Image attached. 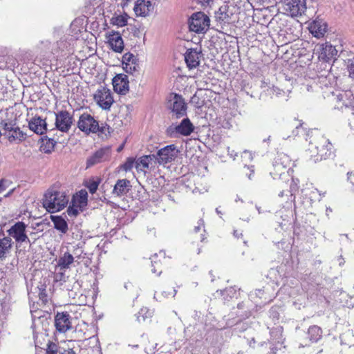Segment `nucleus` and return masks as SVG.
Masks as SVG:
<instances>
[{"label": "nucleus", "instance_id": "3c124183", "mask_svg": "<svg viewBox=\"0 0 354 354\" xmlns=\"http://www.w3.org/2000/svg\"><path fill=\"white\" fill-rule=\"evenodd\" d=\"M221 16H219L218 18L222 21H225L228 17V15H227L226 14H225L224 16H223V14L222 12L221 13Z\"/></svg>", "mask_w": 354, "mask_h": 354}, {"label": "nucleus", "instance_id": "4be33fe9", "mask_svg": "<svg viewBox=\"0 0 354 354\" xmlns=\"http://www.w3.org/2000/svg\"><path fill=\"white\" fill-rule=\"evenodd\" d=\"M306 335L307 337L300 343L303 347L309 345L310 343L318 342L322 337V330L320 327L313 325L309 327Z\"/></svg>", "mask_w": 354, "mask_h": 354}, {"label": "nucleus", "instance_id": "49530a36", "mask_svg": "<svg viewBox=\"0 0 354 354\" xmlns=\"http://www.w3.org/2000/svg\"><path fill=\"white\" fill-rule=\"evenodd\" d=\"M148 313V310L147 308H141L140 310L138 312L137 315V319L138 322H141L142 320H145V315Z\"/></svg>", "mask_w": 354, "mask_h": 354}, {"label": "nucleus", "instance_id": "c9c22d12", "mask_svg": "<svg viewBox=\"0 0 354 354\" xmlns=\"http://www.w3.org/2000/svg\"><path fill=\"white\" fill-rule=\"evenodd\" d=\"M66 344L65 348L59 352V354H76V346H75V341L68 340L64 342Z\"/></svg>", "mask_w": 354, "mask_h": 354}, {"label": "nucleus", "instance_id": "a878e982", "mask_svg": "<svg viewBox=\"0 0 354 354\" xmlns=\"http://www.w3.org/2000/svg\"><path fill=\"white\" fill-rule=\"evenodd\" d=\"M319 59L329 62L337 54V50L331 44L326 43L320 46Z\"/></svg>", "mask_w": 354, "mask_h": 354}, {"label": "nucleus", "instance_id": "f704fd0d", "mask_svg": "<svg viewBox=\"0 0 354 354\" xmlns=\"http://www.w3.org/2000/svg\"><path fill=\"white\" fill-rule=\"evenodd\" d=\"M111 131L112 129L109 125L106 123H102L101 126L98 124V130L96 131V133H97L100 137L107 138L111 135Z\"/></svg>", "mask_w": 354, "mask_h": 354}, {"label": "nucleus", "instance_id": "13d9d810", "mask_svg": "<svg viewBox=\"0 0 354 354\" xmlns=\"http://www.w3.org/2000/svg\"><path fill=\"white\" fill-rule=\"evenodd\" d=\"M196 229L197 230H200V227H196Z\"/></svg>", "mask_w": 354, "mask_h": 354}, {"label": "nucleus", "instance_id": "79ce46f5", "mask_svg": "<svg viewBox=\"0 0 354 354\" xmlns=\"http://www.w3.org/2000/svg\"><path fill=\"white\" fill-rule=\"evenodd\" d=\"M325 192L321 194L317 189L313 188L309 194V198L311 201H320L322 196H324Z\"/></svg>", "mask_w": 354, "mask_h": 354}, {"label": "nucleus", "instance_id": "a18cd8bd", "mask_svg": "<svg viewBox=\"0 0 354 354\" xmlns=\"http://www.w3.org/2000/svg\"><path fill=\"white\" fill-rule=\"evenodd\" d=\"M36 61H37L39 64H41L43 67L50 66L51 64L49 58L45 57L44 56L43 58L37 57Z\"/></svg>", "mask_w": 354, "mask_h": 354}, {"label": "nucleus", "instance_id": "5701e85b", "mask_svg": "<svg viewBox=\"0 0 354 354\" xmlns=\"http://www.w3.org/2000/svg\"><path fill=\"white\" fill-rule=\"evenodd\" d=\"M308 29L315 37L321 38L327 31V24L324 20L317 19L310 24Z\"/></svg>", "mask_w": 354, "mask_h": 354}, {"label": "nucleus", "instance_id": "393cba45", "mask_svg": "<svg viewBox=\"0 0 354 354\" xmlns=\"http://www.w3.org/2000/svg\"><path fill=\"white\" fill-rule=\"evenodd\" d=\"M131 187V183L127 179H119L113 187V195L121 197L126 195Z\"/></svg>", "mask_w": 354, "mask_h": 354}, {"label": "nucleus", "instance_id": "412c9836", "mask_svg": "<svg viewBox=\"0 0 354 354\" xmlns=\"http://www.w3.org/2000/svg\"><path fill=\"white\" fill-rule=\"evenodd\" d=\"M28 127L34 133L39 135L45 133L47 131L46 120L39 115H35L30 120Z\"/></svg>", "mask_w": 354, "mask_h": 354}, {"label": "nucleus", "instance_id": "f257e3e1", "mask_svg": "<svg viewBox=\"0 0 354 354\" xmlns=\"http://www.w3.org/2000/svg\"><path fill=\"white\" fill-rule=\"evenodd\" d=\"M311 137L313 139L309 142L308 151L315 162L334 156L333 146L328 139L317 130H311Z\"/></svg>", "mask_w": 354, "mask_h": 354}, {"label": "nucleus", "instance_id": "37998d69", "mask_svg": "<svg viewBox=\"0 0 354 354\" xmlns=\"http://www.w3.org/2000/svg\"><path fill=\"white\" fill-rule=\"evenodd\" d=\"M39 292L38 293V297L39 300H41V303L44 305L47 304L48 302V296L44 286H41V288H39Z\"/></svg>", "mask_w": 354, "mask_h": 354}, {"label": "nucleus", "instance_id": "39448f33", "mask_svg": "<svg viewBox=\"0 0 354 354\" xmlns=\"http://www.w3.org/2000/svg\"><path fill=\"white\" fill-rule=\"evenodd\" d=\"M294 26L292 28H289V31L291 30L290 34L292 35V40L295 42L290 46L291 50H292V56L294 57L301 56L304 52V48H300L299 46H302L303 41L299 37L302 34V22L299 20H294ZM291 38L289 37V40Z\"/></svg>", "mask_w": 354, "mask_h": 354}, {"label": "nucleus", "instance_id": "423d86ee", "mask_svg": "<svg viewBox=\"0 0 354 354\" xmlns=\"http://www.w3.org/2000/svg\"><path fill=\"white\" fill-rule=\"evenodd\" d=\"M333 100L336 104L335 109L343 111L345 109H351L353 107V97L351 91H339L336 90L333 93Z\"/></svg>", "mask_w": 354, "mask_h": 354}, {"label": "nucleus", "instance_id": "ea45409f", "mask_svg": "<svg viewBox=\"0 0 354 354\" xmlns=\"http://www.w3.org/2000/svg\"><path fill=\"white\" fill-rule=\"evenodd\" d=\"M100 179L97 178L96 180H89L86 185L91 194H94L97 190L98 186L100 183Z\"/></svg>", "mask_w": 354, "mask_h": 354}, {"label": "nucleus", "instance_id": "c85d7f7f", "mask_svg": "<svg viewBox=\"0 0 354 354\" xmlns=\"http://www.w3.org/2000/svg\"><path fill=\"white\" fill-rule=\"evenodd\" d=\"M50 219L57 230L62 234H66L68 232V223L61 216H51Z\"/></svg>", "mask_w": 354, "mask_h": 354}, {"label": "nucleus", "instance_id": "473e14b6", "mask_svg": "<svg viewBox=\"0 0 354 354\" xmlns=\"http://www.w3.org/2000/svg\"><path fill=\"white\" fill-rule=\"evenodd\" d=\"M149 158L150 156H142L136 161V168L138 171H142L145 172V170L149 168Z\"/></svg>", "mask_w": 354, "mask_h": 354}, {"label": "nucleus", "instance_id": "2eb2a0df", "mask_svg": "<svg viewBox=\"0 0 354 354\" xmlns=\"http://www.w3.org/2000/svg\"><path fill=\"white\" fill-rule=\"evenodd\" d=\"M306 10V0H290L289 2V24L294 26V20L296 17H301Z\"/></svg>", "mask_w": 354, "mask_h": 354}, {"label": "nucleus", "instance_id": "58836bf2", "mask_svg": "<svg viewBox=\"0 0 354 354\" xmlns=\"http://www.w3.org/2000/svg\"><path fill=\"white\" fill-rule=\"evenodd\" d=\"M59 346L56 343L52 341L48 342L46 344V354H59Z\"/></svg>", "mask_w": 354, "mask_h": 354}, {"label": "nucleus", "instance_id": "f03ea898", "mask_svg": "<svg viewBox=\"0 0 354 354\" xmlns=\"http://www.w3.org/2000/svg\"><path fill=\"white\" fill-rule=\"evenodd\" d=\"M68 203V196L56 185L47 189L43 198V205L50 213L62 210Z\"/></svg>", "mask_w": 354, "mask_h": 354}, {"label": "nucleus", "instance_id": "20e7f679", "mask_svg": "<svg viewBox=\"0 0 354 354\" xmlns=\"http://www.w3.org/2000/svg\"><path fill=\"white\" fill-rule=\"evenodd\" d=\"M168 108L176 118H180L187 115V105L182 95L171 93L168 99Z\"/></svg>", "mask_w": 354, "mask_h": 354}, {"label": "nucleus", "instance_id": "c756f323", "mask_svg": "<svg viewBox=\"0 0 354 354\" xmlns=\"http://www.w3.org/2000/svg\"><path fill=\"white\" fill-rule=\"evenodd\" d=\"M12 239L10 237H3L0 239V259H5L10 253L12 248Z\"/></svg>", "mask_w": 354, "mask_h": 354}, {"label": "nucleus", "instance_id": "0eeeda50", "mask_svg": "<svg viewBox=\"0 0 354 354\" xmlns=\"http://www.w3.org/2000/svg\"><path fill=\"white\" fill-rule=\"evenodd\" d=\"M93 99L96 104L104 110H109L114 102L111 90L104 86L97 89L93 95Z\"/></svg>", "mask_w": 354, "mask_h": 354}, {"label": "nucleus", "instance_id": "de8ad7c7", "mask_svg": "<svg viewBox=\"0 0 354 354\" xmlns=\"http://www.w3.org/2000/svg\"><path fill=\"white\" fill-rule=\"evenodd\" d=\"M349 76L354 78V58L350 60V64L348 66Z\"/></svg>", "mask_w": 354, "mask_h": 354}, {"label": "nucleus", "instance_id": "b1692460", "mask_svg": "<svg viewBox=\"0 0 354 354\" xmlns=\"http://www.w3.org/2000/svg\"><path fill=\"white\" fill-rule=\"evenodd\" d=\"M122 66L127 73L131 74L139 68L136 57L131 53H125L122 56Z\"/></svg>", "mask_w": 354, "mask_h": 354}, {"label": "nucleus", "instance_id": "6e6d98bb", "mask_svg": "<svg viewBox=\"0 0 354 354\" xmlns=\"http://www.w3.org/2000/svg\"><path fill=\"white\" fill-rule=\"evenodd\" d=\"M278 223H279V225H280V226H281V229H283V225H286V224L283 225V223H280L279 221H278Z\"/></svg>", "mask_w": 354, "mask_h": 354}, {"label": "nucleus", "instance_id": "f3484780", "mask_svg": "<svg viewBox=\"0 0 354 354\" xmlns=\"http://www.w3.org/2000/svg\"><path fill=\"white\" fill-rule=\"evenodd\" d=\"M110 156L111 150L109 148H101L87 159L86 167H90L96 164L107 161L109 160Z\"/></svg>", "mask_w": 354, "mask_h": 354}, {"label": "nucleus", "instance_id": "5fc2aeb1", "mask_svg": "<svg viewBox=\"0 0 354 354\" xmlns=\"http://www.w3.org/2000/svg\"><path fill=\"white\" fill-rule=\"evenodd\" d=\"M344 263V259H342V258H341V259H339V266H342V265H343Z\"/></svg>", "mask_w": 354, "mask_h": 354}, {"label": "nucleus", "instance_id": "4c0bfd02", "mask_svg": "<svg viewBox=\"0 0 354 354\" xmlns=\"http://www.w3.org/2000/svg\"><path fill=\"white\" fill-rule=\"evenodd\" d=\"M157 259L158 257L154 256L153 259L151 260V266L153 267L151 270L157 275H159L162 272L163 265L161 262H160V260H158Z\"/></svg>", "mask_w": 354, "mask_h": 354}, {"label": "nucleus", "instance_id": "8fccbe9b", "mask_svg": "<svg viewBox=\"0 0 354 354\" xmlns=\"http://www.w3.org/2000/svg\"><path fill=\"white\" fill-rule=\"evenodd\" d=\"M347 175H348V180L354 185V183L353 181V180L354 179V174L348 172L347 174Z\"/></svg>", "mask_w": 354, "mask_h": 354}, {"label": "nucleus", "instance_id": "09e8293b", "mask_svg": "<svg viewBox=\"0 0 354 354\" xmlns=\"http://www.w3.org/2000/svg\"><path fill=\"white\" fill-rule=\"evenodd\" d=\"M6 180L4 179L0 180V193L5 191L7 188V186L6 185Z\"/></svg>", "mask_w": 354, "mask_h": 354}, {"label": "nucleus", "instance_id": "7ed1b4c3", "mask_svg": "<svg viewBox=\"0 0 354 354\" xmlns=\"http://www.w3.org/2000/svg\"><path fill=\"white\" fill-rule=\"evenodd\" d=\"M0 127L3 130V135L10 143L19 144L25 141L27 138L26 133L17 126L15 120H1Z\"/></svg>", "mask_w": 354, "mask_h": 354}, {"label": "nucleus", "instance_id": "dca6fc26", "mask_svg": "<svg viewBox=\"0 0 354 354\" xmlns=\"http://www.w3.org/2000/svg\"><path fill=\"white\" fill-rule=\"evenodd\" d=\"M105 37L111 49L115 53L122 52L124 44L122 37L119 32L113 30L108 32L106 33Z\"/></svg>", "mask_w": 354, "mask_h": 354}, {"label": "nucleus", "instance_id": "bb28decb", "mask_svg": "<svg viewBox=\"0 0 354 354\" xmlns=\"http://www.w3.org/2000/svg\"><path fill=\"white\" fill-rule=\"evenodd\" d=\"M72 203L75 206L80 208V210H84L88 204V194L84 189H81L76 195L73 196Z\"/></svg>", "mask_w": 354, "mask_h": 354}, {"label": "nucleus", "instance_id": "cd10ccee", "mask_svg": "<svg viewBox=\"0 0 354 354\" xmlns=\"http://www.w3.org/2000/svg\"><path fill=\"white\" fill-rule=\"evenodd\" d=\"M292 136L294 137V139L297 137L299 141L305 142H307L308 137H310V139L313 138L311 137V131L307 132L300 122L296 124L295 129L292 131Z\"/></svg>", "mask_w": 354, "mask_h": 354}, {"label": "nucleus", "instance_id": "c03bdc74", "mask_svg": "<svg viewBox=\"0 0 354 354\" xmlns=\"http://www.w3.org/2000/svg\"><path fill=\"white\" fill-rule=\"evenodd\" d=\"M80 212H83V210H80L78 207L75 206L73 203H71V205L67 209V213L69 216H76Z\"/></svg>", "mask_w": 354, "mask_h": 354}, {"label": "nucleus", "instance_id": "f8f14e48", "mask_svg": "<svg viewBox=\"0 0 354 354\" xmlns=\"http://www.w3.org/2000/svg\"><path fill=\"white\" fill-rule=\"evenodd\" d=\"M26 225L23 221H18L15 223L8 230V234L12 236L17 243L28 242L32 244L30 240L28 237L26 232ZM35 239L34 241H35ZM35 241L32 242V243Z\"/></svg>", "mask_w": 354, "mask_h": 354}, {"label": "nucleus", "instance_id": "2f4dec72", "mask_svg": "<svg viewBox=\"0 0 354 354\" xmlns=\"http://www.w3.org/2000/svg\"><path fill=\"white\" fill-rule=\"evenodd\" d=\"M74 258L69 252H65L62 257L58 260V266L62 268L66 269L69 268L70 265L73 263Z\"/></svg>", "mask_w": 354, "mask_h": 354}, {"label": "nucleus", "instance_id": "1a4fd4ad", "mask_svg": "<svg viewBox=\"0 0 354 354\" xmlns=\"http://www.w3.org/2000/svg\"><path fill=\"white\" fill-rule=\"evenodd\" d=\"M209 26V19L202 12L193 14L189 21L190 30L197 33L206 31Z\"/></svg>", "mask_w": 354, "mask_h": 354}, {"label": "nucleus", "instance_id": "6ab92c4d", "mask_svg": "<svg viewBox=\"0 0 354 354\" xmlns=\"http://www.w3.org/2000/svg\"><path fill=\"white\" fill-rule=\"evenodd\" d=\"M128 77L124 74H118L113 79L114 91L121 95H125L129 91Z\"/></svg>", "mask_w": 354, "mask_h": 354}, {"label": "nucleus", "instance_id": "aec40b11", "mask_svg": "<svg viewBox=\"0 0 354 354\" xmlns=\"http://www.w3.org/2000/svg\"><path fill=\"white\" fill-rule=\"evenodd\" d=\"M201 52L190 48L185 54V60L189 70L196 68L200 64Z\"/></svg>", "mask_w": 354, "mask_h": 354}, {"label": "nucleus", "instance_id": "7c9ffc66", "mask_svg": "<svg viewBox=\"0 0 354 354\" xmlns=\"http://www.w3.org/2000/svg\"><path fill=\"white\" fill-rule=\"evenodd\" d=\"M56 142L51 138H44L41 140L40 151L45 153H50L54 151Z\"/></svg>", "mask_w": 354, "mask_h": 354}, {"label": "nucleus", "instance_id": "4468645a", "mask_svg": "<svg viewBox=\"0 0 354 354\" xmlns=\"http://www.w3.org/2000/svg\"><path fill=\"white\" fill-rule=\"evenodd\" d=\"M194 131V126L188 118H184L180 123L173 127H169L167 129V133L170 136L174 133H178L184 136L191 135Z\"/></svg>", "mask_w": 354, "mask_h": 354}, {"label": "nucleus", "instance_id": "603ef678", "mask_svg": "<svg viewBox=\"0 0 354 354\" xmlns=\"http://www.w3.org/2000/svg\"><path fill=\"white\" fill-rule=\"evenodd\" d=\"M234 235L237 237V238H239V236L241 235H242V234L241 232H239L238 230H234Z\"/></svg>", "mask_w": 354, "mask_h": 354}, {"label": "nucleus", "instance_id": "ddd939ff", "mask_svg": "<svg viewBox=\"0 0 354 354\" xmlns=\"http://www.w3.org/2000/svg\"><path fill=\"white\" fill-rule=\"evenodd\" d=\"M55 326L60 333H65L73 328L71 317L68 312H58L55 316Z\"/></svg>", "mask_w": 354, "mask_h": 354}, {"label": "nucleus", "instance_id": "4d7b16f0", "mask_svg": "<svg viewBox=\"0 0 354 354\" xmlns=\"http://www.w3.org/2000/svg\"><path fill=\"white\" fill-rule=\"evenodd\" d=\"M32 234H36V233L35 232H31L30 235H32Z\"/></svg>", "mask_w": 354, "mask_h": 354}, {"label": "nucleus", "instance_id": "a19ab883", "mask_svg": "<svg viewBox=\"0 0 354 354\" xmlns=\"http://www.w3.org/2000/svg\"><path fill=\"white\" fill-rule=\"evenodd\" d=\"M134 164H136L135 159L133 158H128L126 161L120 166V168L127 172L132 169Z\"/></svg>", "mask_w": 354, "mask_h": 354}, {"label": "nucleus", "instance_id": "864d4df0", "mask_svg": "<svg viewBox=\"0 0 354 354\" xmlns=\"http://www.w3.org/2000/svg\"><path fill=\"white\" fill-rule=\"evenodd\" d=\"M317 354H331V353L329 352H327L326 351L322 350Z\"/></svg>", "mask_w": 354, "mask_h": 354}, {"label": "nucleus", "instance_id": "9d476101", "mask_svg": "<svg viewBox=\"0 0 354 354\" xmlns=\"http://www.w3.org/2000/svg\"><path fill=\"white\" fill-rule=\"evenodd\" d=\"M178 152L179 151L176 146L172 144L159 149L156 155L153 156L160 165H165L174 160Z\"/></svg>", "mask_w": 354, "mask_h": 354}, {"label": "nucleus", "instance_id": "72a5a7b5", "mask_svg": "<svg viewBox=\"0 0 354 354\" xmlns=\"http://www.w3.org/2000/svg\"><path fill=\"white\" fill-rule=\"evenodd\" d=\"M128 19L129 15L124 13L123 15L113 16L111 19V22L114 26L123 27L127 24Z\"/></svg>", "mask_w": 354, "mask_h": 354}, {"label": "nucleus", "instance_id": "6e6552de", "mask_svg": "<svg viewBox=\"0 0 354 354\" xmlns=\"http://www.w3.org/2000/svg\"><path fill=\"white\" fill-rule=\"evenodd\" d=\"M77 128L86 135L96 133L98 130V121L88 113H83L79 117Z\"/></svg>", "mask_w": 354, "mask_h": 354}, {"label": "nucleus", "instance_id": "9b49d317", "mask_svg": "<svg viewBox=\"0 0 354 354\" xmlns=\"http://www.w3.org/2000/svg\"><path fill=\"white\" fill-rule=\"evenodd\" d=\"M73 123V118L66 110H62L55 113V125L57 130L68 133Z\"/></svg>", "mask_w": 354, "mask_h": 354}, {"label": "nucleus", "instance_id": "a211bd4d", "mask_svg": "<svg viewBox=\"0 0 354 354\" xmlns=\"http://www.w3.org/2000/svg\"><path fill=\"white\" fill-rule=\"evenodd\" d=\"M153 10L152 0H137L133 11L137 17H147Z\"/></svg>", "mask_w": 354, "mask_h": 354}, {"label": "nucleus", "instance_id": "e433bc0d", "mask_svg": "<svg viewBox=\"0 0 354 354\" xmlns=\"http://www.w3.org/2000/svg\"><path fill=\"white\" fill-rule=\"evenodd\" d=\"M299 180L294 175L292 176V183L290 185V197L294 196L293 200L295 198L296 194L299 193Z\"/></svg>", "mask_w": 354, "mask_h": 354}]
</instances>
